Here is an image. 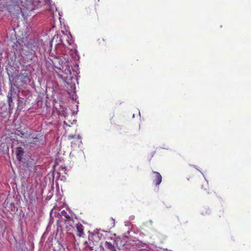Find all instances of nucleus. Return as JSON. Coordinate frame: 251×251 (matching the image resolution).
Returning <instances> with one entry per match:
<instances>
[{
  "label": "nucleus",
  "mask_w": 251,
  "mask_h": 251,
  "mask_svg": "<svg viewBox=\"0 0 251 251\" xmlns=\"http://www.w3.org/2000/svg\"><path fill=\"white\" fill-rule=\"evenodd\" d=\"M9 35L7 36V50L8 52L7 54L8 65L6 70L7 74L9 76V80L11 85L10 92L8 94V102L10 108L13 109L14 107V102L13 101V98H15L16 96V91L15 87L16 86V49L15 46L16 42V32L15 28H13L9 31Z\"/></svg>",
  "instance_id": "nucleus-1"
},
{
  "label": "nucleus",
  "mask_w": 251,
  "mask_h": 251,
  "mask_svg": "<svg viewBox=\"0 0 251 251\" xmlns=\"http://www.w3.org/2000/svg\"><path fill=\"white\" fill-rule=\"evenodd\" d=\"M17 135L20 136L22 138L21 142L24 146L31 144H36L39 141L38 138L33 133H31L28 131L25 127L24 128L20 130L17 129Z\"/></svg>",
  "instance_id": "nucleus-2"
},
{
  "label": "nucleus",
  "mask_w": 251,
  "mask_h": 251,
  "mask_svg": "<svg viewBox=\"0 0 251 251\" xmlns=\"http://www.w3.org/2000/svg\"><path fill=\"white\" fill-rule=\"evenodd\" d=\"M36 0H17V5L20 7V11L24 15V13L28 15V12L32 11L35 9L36 5L34 2Z\"/></svg>",
  "instance_id": "nucleus-3"
},
{
  "label": "nucleus",
  "mask_w": 251,
  "mask_h": 251,
  "mask_svg": "<svg viewBox=\"0 0 251 251\" xmlns=\"http://www.w3.org/2000/svg\"><path fill=\"white\" fill-rule=\"evenodd\" d=\"M152 173L154 175L153 179V182L156 185H159L162 181V176L160 174L157 172L152 171Z\"/></svg>",
  "instance_id": "nucleus-4"
},
{
  "label": "nucleus",
  "mask_w": 251,
  "mask_h": 251,
  "mask_svg": "<svg viewBox=\"0 0 251 251\" xmlns=\"http://www.w3.org/2000/svg\"><path fill=\"white\" fill-rule=\"evenodd\" d=\"M76 228L77 231V236L81 237L84 234V228L83 226L80 224L76 225Z\"/></svg>",
  "instance_id": "nucleus-5"
},
{
  "label": "nucleus",
  "mask_w": 251,
  "mask_h": 251,
  "mask_svg": "<svg viewBox=\"0 0 251 251\" xmlns=\"http://www.w3.org/2000/svg\"><path fill=\"white\" fill-rule=\"evenodd\" d=\"M105 247L109 250L110 251H116V248L114 246V243L106 241L105 242Z\"/></svg>",
  "instance_id": "nucleus-6"
},
{
  "label": "nucleus",
  "mask_w": 251,
  "mask_h": 251,
  "mask_svg": "<svg viewBox=\"0 0 251 251\" xmlns=\"http://www.w3.org/2000/svg\"><path fill=\"white\" fill-rule=\"evenodd\" d=\"M24 153V150L22 148H17V159H18L19 161H21L22 156L23 155Z\"/></svg>",
  "instance_id": "nucleus-7"
},
{
  "label": "nucleus",
  "mask_w": 251,
  "mask_h": 251,
  "mask_svg": "<svg viewBox=\"0 0 251 251\" xmlns=\"http://www.w3.org/2000/svg\"><path fill=\"white\" fill-rule=\"evenodd\" d=\"M25 106V102L24 101V99L18 100V106L17 109L19 110L22 109Z\"/></svg>",
  "instance_id": "nucleus-8"
},
{
  "label": "nucleus",
  "mask_w": 251,
  "mask_h": 251,
  "mask_svg": "<svg viewBox=\"0 0 251 251\" xmlns=\"http://www.w3.org/2000/svg\"><path fill=\"white\" fill-rule=\"evenodd\" d=\"M63 215L66 219L65 221L68 222V224H72L73 222V218L71 217L68 214H67L66 212H64V215L63 214Z\"/></svg>",
  "instance_id": "nucleus-9"
},
{
  "label": "nucleus",
  "mask_w": 251,
  "mask_h": 251,
  "mask_svg": "<svg viewBox=\"0 0 251 251\" xmlns=\"http://www.w3.org/2000/svg\"><path fill=\"white\" fill-rule=\"evenodd\" d=\"M17 79H18V80L20 79V80L24 82V83H26L27 81L29 80V78L27 76H24V79H22V76L18 75V76H17Z\"/></svg>",
  "instance_id": "nucleus-10"
},
{
  "label": "nucleus",
  "mask_w": 251,
  "mask_h": 251,
  "mask_svg": "<svg viewBox=\"0 0 251 251\" xmlns=\"http://www.w3.org/2000/svg\"><path fill=\"white\" fill-rule=\"evenodd\" d=\"M223 214H224V212H223V211L220 210V211L217 213V216L220 218V217H221L222 216H223Z\"/></svg>",
  "instance_id": "nucleus-11"
},
{
  "label": "nucleus",
  "mask_w": 251,
  "mask_h": 251,
  "mask_svg": "<svg viewBox=\"0 0 251 251\" xmlns=\"http://www.w3.org/2000/svg\"><path fill=\"white\" fill-rule=\"evenodd\" d=\"M75 138H76L75 136L74 135H69L68 136V139H69V140H71V139H75Z\"/></svg>",
  "instance_id": "nucleus-12"
},
{
  "label": "nucleus",
  "mask_w": 251,
  "mask_h": 251,
  "mask_svg": "<svg viewBox=\"0 0 251 251\" xmlns=\"http://www.w3.org/2000/svg\"><path fill=\"white\" fill-rule=\"evenodd\" d=\"M10 205L11 206V209L12 210L13 208H15V206L14 203H10Z\"/></svg>",
  "instance_id": "nucleus-13"
},
{
  "label": "nucleus",
  "mask_w": 251,
  "mask_h": 251,
  "mask_svg": "<svg viewBox=\"0 0 251 251\" xmlns=\"http://www.w3.org/2000/svg\"><path fill=\"white\" fill-rule=\"evenodd\" d=\"M93 3V1H92V0H90L88 1V4L89 5H91V4H92Z\"/></svg>",
  "instance_id": "nucleus-14"
},
{
  "label": "nucleus",
  "mask_w": 251,
  "mask_h": 251,
  "mask_svg": "<svg viewBox=\"0 0 251 251\" xmlns=\"http://www.w3.org/2000/svg\"><path fill=\"white\" fill-rule=\"evenodd\" d=\"M10 165H11V168H12V169L13 170V173H15L14 170V169H13V167H12V166L11 163H10Z\"/></svg>",
  "instance_id": "nucleus-15"
},
{
  "label": "nucleus",
  "mask_w": 251,
  "mask_h": 251,
  "mask_svg": "<svg viewBox=\"0 0 251 251\" xmlns=\"http://www.w3.org/2000/svg\"><path fill=\"white\" fill-rule=\"evenodd\" d=\"M87 14H91V12H90V11H89L88 10V9H87Z\"/></svg>",
  "instance_id": "nucleus-16"
},
{
  "label": "nucleus",
  "mask_w": 251,
  "mask_h": 251,
  "mask_svg": "<svg viewBox=\"0 0 251 251\" xmlns=\"http://www.w3.org/2000/svg\"><path fill=\"white\" fill-rule=\"evenodd\" d=\"M93 10H94V11H96L95 3H94V6Z\"/></svg>",
  "instance_id": "nucleus-17"
},
{
  "label": "nucleus",
  "mask_w": 251,
  "mask_h": 251,
  "mask_svg": "<svg viewBox=\"0 0 251 251\" xmlns=\"http://www.w3.org/2000/svg\"><path fill=\"white\" fill-rule=\"evenodd\" d=\"M77 139L78 141H79V140H80V137H79V135H78V136H77Z\"/></svg>",
  "instance_id": "nucleus-18"
},
{
  "label": "nucleus",
  "mask_w": 251,
  "mask_h": 251,
  "mask_svg": "<svg viewBox=\"0 0 251 251\" xmlns=\"http://www.w3.org/2000/svg\"><path fill=\"white\" fill-rule=\"evenodd\" d=\"M19 37H20V38L24 39V37H21L20 36H19Z\"/></svg>",
  "instance_id": "nucleus-19"
},
{
  "label": "nucleus",
  "mask_w": 251,
  "mask_h": 251,
  "mask_svg": "<svg viewBox=\"0 0 251 251\" xmlns=\"http://www.w3.org/2000/svg\"><path fill=\"white\" fill-rule=\"evenodd\" d=\"M8 202H7V206L8 207Z\"/></svg>",
  "instance_id": "nucleus-20"
},
{
  "label": "nucleus",
  "mask_w": 251,
  "mask_h": 251,
  "mask_svg": "<svg viewBox=\"0 0 251 251\" xmlns=\"http://www.w3.org/2000/svg\"><path fill=\"white\" fill-rule=\"evenodd\" d=\"M98 1H99V0H98Z\"/></svg>",
  "instance_id": "nucleus-21"
}]
</instances>
